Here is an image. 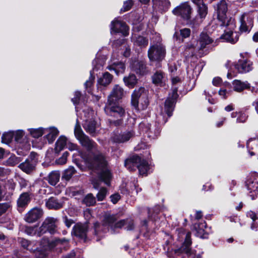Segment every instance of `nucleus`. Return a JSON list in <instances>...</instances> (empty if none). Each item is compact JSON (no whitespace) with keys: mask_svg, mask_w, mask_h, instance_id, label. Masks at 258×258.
I'll use <instances>...</instances> for the list:
<instances>
[{"mask_svg":"<svg viewBox=\"0 0 258 258\" xmlns=\"http://www.w3.org/2000/svg\"><path fill=\"white\" fill-rule=\"evenodd\" d=\"M124 90L118 85H115L108 97V106H105L104 111L108 115L114 117H122L125 115L124 109L117 104L123 96Z\"/></svg>","mask_w":258,"mask_h":258,"instance_id":"nucleus-1","label":"nucleus"},{"mask_svg":"<svg viewBox=\"0 0 258 258\" xmlns=\"http://www.w3.org/2000/svg\"><path fill=\"white\" fill-rule=\"evenodd\" d=\"M149 91L144 87L136 88L132 93L131 104L133 109L140 112L147 108L149 105Z\"/></svg>","mask_w":258,"mask_h":258,"instance_id":"nucleus-2","label":"nucleus"},{"mask_svg":"<svg viewBox=\"0 0 258 258\" xmlns=\"http://www.w3.org/2000/svg\"><path fill=\"white\" fill-rule=\"evenodd\" d=\"M85 161L87 168L94 172L108 167V161L102 153L93 154L92 156L87 157Z\"/></svg>","mask_w":258,"mask_h":258,"instance_id":"nucleus-3","label":"nucleus"},{"mask_svg":"<svg viewBox=\"0 0 258 258\" xmlns=\"http://www.w3.org/2000/svg\"><path fill=\"white\" fill-rule=\"evenodd\" d=\"M112 179V174L108 167L103 170L98 171L96 177L92 178L91 180V183L94 188L98 189L101 182L104 183L108 186H110Z\"/></svg>","mask_w":258,"mask_h":258,"instance_id":"nucleus-4","label":"nucleus"},{"mask_svg":"<svg viewBox=\"0 0 258 258\" xmlns=\"http://www.w3.org/2000/svg\"><path fill=\"white\" fill-rule=\"evenodd\" d=\"M166 54L165 46L162 44H154L150 45L148 50V56L150 61L161 62Z\"/></svg>","mask_w":258,"mask_h":258,"instance_id":"nucleus-5","label":"nucleus"},{"mask_svg":"<svg viewBox=\"0 0 258 258\" xmlns=\"http://www.w3.org/2000/svg\"><path fill=\"white\" fill-rule=\"evenodd\" d=\"M214 7L215 13L217 14V18L221 23L220 26L228 27L230 25L231 18L228 20L227 17L228 5L226 0H221Z\"/></svg>","mask_w":258,"mask_h":258,"instance_id":"nucleus-6","label":"nucleus"},{"mask_svg":"<svg viewBox=\"0 0 258 258\" xmlns=\"http://www.w3.org/2000/svg\"><path fill=\"white\" fill-rule=\"evenodd\" d=\"M245 185L249 191L248 196L252 200H255L258 195V173L254 172L247 175Z\"/></svg>","mask_w":258,"mask_h":258,"instance_id":"nucleus-7","label":"nucleus"},{"mask_svg":"<svg viewBox=\"0 0 258 258\" xmlns=\"http://www.w3.org/2000/svg\"><path fill=\"white\" fill-rule=\"evenodd\" d=\"M191 233L190 231L186 233L184 241L181 244V246L174 249L175 253L177 255L181 254H185L189 258H194L195 254L191 249Z\"/></svg>","mask_w":258,"mask_h":258,"instance_id":"nucleus-8","label":"nucleus"},{"mask_svg":"<svg viewBox=\"0 0 258 258\" xmlns=\"http://www.w3.org/2000/svg\"><path fill=\"white\" fill-rule=\"evenodd\" d=\"M177 92L178 88L175 87L173 88L171 96L168 97L164 102V112L168 118L173 115V112L179 97Z\"/></svg>","mask_w":258,"mask_h":258,"instance_id":"nucleus-9","label":"nucleus"},{"mask_svg":"<svg viewBox=\"0 0 258 258\" xmlns=\"http://www.w3.org/2000/svg\"><path fill=\"white\" fill-rule=\"evenodd\" d=\"M56 220L53 217H48L43 222L39 228L37 236H41L47 232L54 234L56 232Z\"/></svg>","mask_w":258,"mask_h":258,"instance_id":"nucleus-10","label":"nucleus"},{"mask_svg":"<svg viewBox=\"0 0 258 258\" xmlns=\"http://www.w3.org/2000/svg\"><path fill=\"white\" fill-rule=\"evenodd\" d=\"M88 228V225L87 224L77 223L73 227L72 234L79 239L83 240L84 243H86L90 240L87 236Z\"/></svg>","mask_w":258,"mask_h":258,"instance_id":"nucleus-11","label":"nucleus"},{"mask_svg":"<svg viewBox=\"0 0 258 258\" xmlns=\"http://www.w3.org/2000/svg\"><path fill=\"white\" fill-rule=\"evenodd\" d=\"M131 70L139 77H143L148 74L149 70L145 60L135 59L130 64Z\"/></svg>","mask_w":258,"mask_h":258,"instance_id":"nucleus-12","label":"nucleus"},{"mask_svg":"<svg viewBox=\"0 0 258 258\" xmlns=\"http://www.w3.org/2000/svg\"><path fill=\"white\" fill-rule=\"evenodd\" d=\"M110 27L111 33H121L124 36L129 34V27L126 23L116 18L111 21Z\"/></svg>","mask_w":258,"mask_h":258,"instance_id":"nucleus-13","label":"nucleus"},{"mask_svg":"<svg viewBox=\"0 0 258 258\" xmlns=\"http://www.w3.org/2000/svg\"><path fill=\"white\" fill-rule=\"evenodd\" d=\"M133 136V133L131 131L120 132L118 130H115L111 137V141L113 143L120 144L127 142Z\"/></svg>","mask_w":258,"mask_h":258,"instance_id":"nucleus-14","label":"nucleus"},{"mask_svg":"<svg viewBox=\"0 0 258 258\" xmlns=\"http://www.w3.org/2000/svg\"><path fill=\"white\" fill-rule=\"evenodd\" d=\"M192 9L188 2H185L176 7L172 10V13L180 16L183 19L188 21L190 19Z\"/></svg>","mask_w":258,"mask_h":258,"instance_id":"nucleus-15","label":"nucleus"},{"mask_svg":"<svg viewBox=\"0 0 258 258\" xmlns=\"http://www.w3.org/2000/svg\"><path fill=\"white\" fill-rule=\"evenodd\" d=\"M147 136L150 139H155L160 135L161 128L159 123L153 122V123L144 122L142 124Z\"/></svg>","mask_w":258,"mask_h":258,"instance_id":"nucleus-16","label":"nucleus"},{"mask_svg":"<svg viewBox=\"0 0 258 258\" xmlns=\"http://www.w3.org/2000/svg\"><path fill=\"white\" fill-rule=\"evenodd\" d=\"M231 64L239 73H246L252 70V62L244 57Z\"/></svg>","mask_w":258,"mask_h":258,"instance_id":"nucleus-17","label":"nucleus"},{"mask_svg":"<svg viewBox=\"0 0 258 258\" xmlns=\"http://www.w3.org/2000/svg\"><path fill=\"white\" fill-rule=\"evenodd\" d=\"M146 159L142 158L141 157V161L138 163L137 169H138L139 174L142 176H147L149 174L152 172V170H150L151 168L149 162L151 163L152 160L151 155L150 152Z\"/></svg>","mask_w":258,"mask_h":258,"instance_id":"nucleus-18","label":"nucleus"},{"mask_svg":"<svg viewBox=\"0 0 258 258\" xmlns=\"http://www.w3.org/2000/svg\"><path fill=\"white\" fill-rule=\"evenodd\" d=\"M43 214V211L41 208L35 207L26 214L24 220L27 223H33L39 220Z\"/></svg>","mask_w":258,"mask_h":258,"instance_id":"nucleus-19","label":"nucleus"},{"mask_svg":"<svg viewBox=\"0 0 258 258\" xmlns=\"http://www.w3.org/2000/svg\"><path fill=\"white\" fill-rule=\"evenodd\" d=\"M140 161L141 156L137 154H135L125 160L124 165L130 172H134L137 170L138 163Z\"/></svg>","mask_w":258,"mask_h":258,"instance_id":"nucleus-20","label":"nucleus"},{"mask_svg":"<svg viewBox=\"0 0 258 258\" xmlns=\"http://www.w3.org/2000/svg\"><path fill=\"white\" fill-rule=\"evenodd\" d=\"M64 241H66L65 238L55 239L50 241L48 238L44 237L40 241L39 247L45 248V250L49 251L54 248L58 243H63Z\"/></svg>","mask_w":258,"mask_h":258,"instance_id":"nucleus-21","label":"nucleus"},{"mask_svg":"<svg viewBox=\"0 0 258 258\" xmlns=\"http://www.w3.org/2000/svg\"><path fill=\"white\" fill-rule=\"evenodd\" d=\"M253 26V19L251 17L242 15L240 18L239 31L240 33H249Z\"/></svg>","mask_w":258,"mask_h":258,"instance_id":"nucleus-22","label":"nucleus"},{"mask_svg":"<svg viewBox=\"0 0 258 258\" xmlns=\"http://www.w3.org/2000/svg\"><path fill=\"white\" fill-rule=\"evenodd\" d=\"M207 228V224L205 221L195 223L194 225V228L196 231V236L202 239H208L209 232L205 230Z\"/></svg>","mask_w":258,"mask_h":258,"instance_id":"nucleus-23","label":"nucleus"},{"mask_svg":"<svg viewBox=\"0 0 258 258\" xmlns=\"http://www.w3.org/2000/svg\"><path fill=\"white\" fill-rule=\"evenodd\" d=\"M31 201L30 195L28 192L22 193L18 198L17 204L18 211L22 212L27 207Z\"/></svg>","mask_w":258,"mask_h":258,"instance_id":"nucleus-24","label":"nucleus"},{"mask_svg":"<svg viewBox=\"0 0 258 258\" xmlns=\"http://www.w3.org/2000/svg\"><path fill=\"white\" fill-rule=\"evenodd\" d=\"M150 220L153 221L151 216L149 215L148 219H144L140 222V233L148 239L150 238L152 234V231L149 226V222Z\"/></svg>","mask_w":258,"mask_h":258,"instance_id":"nucleus-25","label":"nucleus"},{"mask_svg":"<svg viewBox=\"0 0 258 258\" xmlns=\"http://www.w3.org/2000/svg\"><path fill=\"white\" fill-rule=\"evenodd\" d=\"M240 33L235 32V36H233L232 31H224V33L221 35L220 38L225 40L226 42L230 43L232 44H235L239 40Z\"/></svg>","mask_w":258,"mask_h":258,"instance_id":"nucleus-26","label":"nucleus"},{"mask_svg":"<svg viewBox=\"0 0 258 258\" xmlns=\"http://www.w3.org/2000/svg\"><path fill=\"white\" fill-rule=\"evenodd\" d=\"M125 225H127V226L125 227V229L127 231H132L135 229V224L134 220L132 219H128L127 218L122 219L117 221L115 223L113 227L114 229H120Z\"/></svg>","mask_w":258,"mask_h":258,"instance_id":"nucleus-27","label":"nucleus"},{"mask_svg":"<svg viewBox=\"0 0 258 258\" xmlns=\"http://www.w3.org/2000/svg\"><path fill=\"white\" fill-rule=\"evenodd\" d=\"M36 164V163L26 159L24 162L19 164L18 167L26 173L30 174L35 170Z\"/></svg>","mask_w":258,"mask_h":258,"instance_id":"nucleus-28","label":"nucleus"},{"mask_svg":"<svg viewBox=\"0 0 258 258\" xmlns=\"http://www.w3.org/2000/svg\"><path fill=\"white\" fill-rule=\"evenodd\" d=\"M107 69L111 72L113 71L115 74L118 76L120 74H123L124 72L125 65L122 61H116L109 65Z\"/></svg>","mask_w":258,"mask_h":258,"instance_id":"nucleus-29","label":"nucleus"},{"mask_svg":"<svg viewBox=\"0 0 258 258\" xmlns=\"http://www.w3.org/2000/svg\"><path fill=\"white\" fill-rule=\"evenodd\" d=\"M125 85L130 89L135 88L138 82V79L133 73H130L128 76H124L123 78Z\"/></svg>","mask_w":258,"mask_h":258,"instance_id":"nucleus-30","label":"nucleus"},{"mask_svg":"<svg viewBox=\"0 0 258 258\" xmlns=\"http://www.w3.org/2000/svg\"><path fill=\"white\" fill-rule=\"evenodd\" d=\"M60 177V174L58 170H53L50 172L48 175L44 177V179L52 186H55L59 181Z\"/></svg>","mask_w":258,"mask_h":258,"instance_id":"nucleus-31","label":"nucleus"},{"mask_svg":"<svg viewBox=\"0 0 258 258\" xmlns=\"http://www.w3.org/2000/svg\"><path fill=\"white\" fill-rule=\"evenodd\" d=\"M45 205L48 209L59 210L63 207V204L59 202L58 200L54 197L49 198L46 202Z\"/></svg>","mask_w":258,"mask_h":258,"instance_id":"nucleus-32","label":"nucleus"},{"mask_svg":"<svg viewBox=\"0 0 258 258\" xmlns=\"http://www.w3.org/2000/svg\"><path fill=\"white\" fill-rule=\"evenodd\" d=\"M165 77V74L161 71H157L152 76V83L156 86H163L164 82L163 81Z\"/></svg>","mask_w":258,"mask_h":258,"instance_id":"nucleus-33","label":"nucleus"},{"mask_svg":"<svg viewBox=\"0 0 258 258\" xmlns=\"http://www.w3.org/2000/svg\"><path fill=\"white\" fill-rule=\"evenodd\" d=\"M76 172L77 171L74 166H70L68 169L63 171L61 177V180L67 183L71 179Z\"/></svg>","mask_w":258,"mask_h":258,"instance_id":"nucleus-34","label":"nucleus"},{"mask_svg":"<svg viewBox=\"0 0 258 258\" xmlns=\"http://www.w3.org/2000/svg\"><path fill=\"white\" fill-rule=\"evenodd\" d=\"M200 44V49L203 50L207 45L210 44L213 42V40L210 38L207 33L202 32L199 39Z\"/></svg>","mask_w":258,"mask_h":258,"instance_id":"nucleus-35","label":"nucleus"},{"mask_svg":"<svg viewBox=\"0 0 258 258\" xmlns=\"http://www.w3.org/2000/svg\"><path fill=\"white\" fill-rule=\"evenodd\" d=\"M117 220L116 214H105L103 218V225L114 228V225Z\"/></svg>","mask_w":258,"mask_h":258,"instance_id":"nucleus-36","label":"nucleus"},{"mask_svg":"<svg viewBox=\"0 0 258 258\" xmlns=\"http://www.w3.org/2000/svg\"><path fill=\"white\" fill-rule=\"evenodd\" d=\"M67 138L64 136H60L55 144L54 151L55 153L58 154L66 146Z\"/></svg>","mask_w":258,"mask_h":258,"instance_id":"nucleus-37","label":"nucleus"},{"mask_svg":"<svg viewBox=\"0 0 258 258\" xmlns=\"http://www.w3.org/2000/svg\"><path fill=\"white\" fill-rule=\"evenodd\" d=\"M29 251L34 255L35 258H46L48 254V251L40 247L35 249L31 248Z\"/></svg>","mask_w":258,"mask_h":258,"instance_id":"nucleus-38","label":"nucleus"},{"mask_svg":"<svg viewBox=\"0 0 258 258\" xmlns=\"http://www.w3.org/2000/svg\"><path fill=\"white\" fill-rule=\"evenodd\" d=\"M85 131L91 136L94 137L96 135V122L95 121H90L83 125Z\"/></svg>","mask_w":258,"mask_h":258,"instance_id":"nucleus-39","label":"nucleus"},{"mask_svg":"<svg viewBox=\"0 0 258 258\" xmlns=\"http://www.w3.org/2000/svg\"><path fill=\"white\" fill-rule=\"evenodd\" d=\"M58 134L59 131L58 129L53 126L50 128V132L45 135L44 138L47 140L49 144H52L55 141Z\"/></svg>","mask_w":258,"mask_h":258,"instance_id":"nucleus-40","label":"nucleus"},{"mask_svg":"<svg viewBox=\"0 0 258 258\" xmlns=\"http://www.w3.org/2000/svg\"><path fill=\"white\" fill-rule=\"evenodd\" d=\"M112 78V75L106 72L103 74L102 77L98 79L97 82L100 85L106 86L111 82Z\"/></svg>","mask_w":258,"mask_h":258,"instance_id":"nucleus-41","label":"nucleus"},{"mask_svg":"<svg viewBox=\"0 0 258 258\" xmlns=\"http://www.w3.org/2000/svg\"><path fill=\"white\" fill-rule=\"evenodd\" d=\"M93 235L96 237V240L99 241L101 239V234L103 229V226L99 222L96 221L93 224Z\"/></svg>","mask_w":258,"mask_h":258,"instance_id":"nucleus-42","label":"nucleus"},{"mask_svg":"<svg viewBox=\"0 0 258 258\" xmlns=\"http://www.w3.org/2000/svg\"><path fill=\"white\" fill-rule=\"evenodd\" d=\"M234 86V90L240 92L245 89L250 88V86L249 84H245L240 80H235L233 82Z\"/></svg>","mask_w":258,"mask_h":258,"instance_id":"nucleus-43","label":"nucleus"},{"mask_svg":"<svg viewBox=\"0 0 258 258\" xmlns=\"http://www.w3.org/2000/svg\"><path fill=\"white\" fill-rule=\"evenodd\" d=\"M82 203L87 207L94 206L96 203V199L93 194L89 193L86 195L82 200Z\"/></svg>","mask_w":258,"mask_h":258,"instance_id":"nucleus-44","label":"nucleus"},{"mask_svg":"<svg viewBox=\"0 0 258 258\" xmlns=\"http://www.w3.org/2000/svg\"><path fill=\"white\" fill-rule=\"evenodd\" d=\"M79 141L82 146L85 147L88 151H91L93 149L94 142L90 140L87 136L82 138Z\"/></svg>","mask_w":258,"mask_h":258,"instance_id":"nucleus-45","label":"nucleus"},{"mask_svg":"<svg viewBox=\"0 0 258 258\" xmlns=\"http://www.w3.org/2000/svg\"><path fill=\"white\" fill-rule=\"evenodd\" d=\"M22 161L21 158L17 157L14 154H12L10 157L6 161L5 165L10 166H14Z\"/></svg>","mask_w":258,"mask_h":258,"instance_id":"nucleus-46","label":"nucleus"},{"mask_svg":"<svg viewBox=\"0 0 258 258\" xmlns=\"http://www.w3.org/2000/svg\"><path fill=\"white\" fill-rule=\"evenodd\" d=\"M28 131L32 137L38 139L39 137H42L44 134V129L43 127H40L37 128H29L28 129Z\"/></svg>","mask_w":258,"mask_h":258,"instance_id":"nucleus-47","label":"nucleus"},{"mask_svg":"<svg viewBox=\"0 0 258 258\" xmlns=\"http://www.w3.org/2000/svg\"><path fill=\"white\" fill-rule=\"evenodd\" d=\"M14 136V132L9 131L4 133L2 136V143L9 144L13 141Z\"/></svg>","mask_w":258,"mask_h":258,"instance_id":"nucleus-48","label":"nucleus"},{"mask_svg":"<svg viewBox=\"0 0 258 258\" xmlns=\"http://www.w3.org/2000/svg\"><path fill=\"white\" fill-rule=\"evenodd\" d=\"M23 232L27 235L33 236L37 235L38 233L37 226H30L25 225L23 228Z\"/></svg>","mask_w":258,"mask_h":258,"instance_id":"nucleus-49","label":"nucleus"},{"mask_svg":"<svg viewBox=\"0 0 258 258\" xmlns=\"http://www.w3.org/2000/svg\"><path fill=\"white\" fill-rule=\"evenodd\" d=\"M246 216L252 220V223L250 226L251 229L253 230L257 231L258 230V226L255 223V221L258 219L257 214L254 212L250 211L247 212Z\"/></svg>","mask_w":258,"mask_h":258,"instance_id":"nucleus-50","label":"nucleus"},{"mask_svg":"<svg viewBox=\"0 0 258 258\" xmlns=\"http://www.w3.org/2000/svg\"><path fill=\"white\" fill-rule=\"evenodd\" d=\"M74 134L76 138L79 140L86 136L82 130L78 119L74 128Z\"/></svg>","mask_w":258,"mask_h":258,"instance_id":"nucleus-51","label":"nucleus"},{"mask_svg":"<svg viewBox=\"0 0 258 258\" xmlns=\"http://www.w3.org/2000/svg\"><path fill=\"white\" fill-rule=\"evenodd\" d=\"M17 241L18 243L20 245L21 247L24 249H26L29 251L30 249H31V248H29V246L31 244V241L23 237H18Z\"/></svg>","mask_w":258,"mask_h":258,"instance_id":"nucleus-52","label":"nucleus"},{"mask_svg":"<svg viewBox=\"0 0 258 258\" xmlns=\"http://www.w3.org/2000/svg\"><path fill=\"white\" fill-rule=\"evenodd\" d=\"M136 43L141 47H145L148 44V39L145 37L139 35L136 38Z\"/></svg>","mask_w":258,"mask_h":258,"instance_id":"nucleus-53","label":"nucleus"},{"mask_svg":"<svg viewBox=\"0 0 258 258\" xmlns=\"http://www.w3.org/2000/svg\"><path fill=\"white\" fill-rule=\"evenodd\" d=\"M107 193V189L105 187H102L100 188L98 192L96 195V198L98 201H103L106 198Z\"/></svg>","mask_w":258,"mask_h":258,"instance_id":"nucleus-54","label":"nucleus"},{"mask_svg":"<svg viewBox=\"0 0 258 258\" xmlns=\"http://www.w3.org/2000/svg\"><path fill=\"white\" fill-rule=\"evenodd\" d=\"M134 5V2L132 0H126L124 2L122 8L120 9V12H125L129 11Z\"/></svg>","mask_w":258,"mask_h":258,"instance_id":"nucleus-55","label":"nucleus"},{"mask_svg":"<svg viewBox=\"0 0 258 258\" xmlns=\"http://www.w3.org/2000/svg\"><path fill=\"white\" fill-rule=\"evenodd\" d=\"M248 115L241 112V111H239L238 116L236 119V122L238 123H244L246 122L248 118Z\"/></svg>","mask_w":258,"mask_h":258,"instance_id":"nucleus-56","label":"nucleus"},{"mask_svg":"<svg viewBox=\"0 0 258 258\" xmlns=\"http://www.w3.org/2000/svg\"><path fill=\"white\" fill-rule=\"evenodd\" d=\"M82 93L80 91H76L74 93V97L72 98L71 101L75 105H78L80 103Z\"/></svg>","mask_w":258,"mask_h":258,"instance_id":"nucleus-57","label":"nucleus"},{"mask_svg":"<svg viewBox=\"0 0 258 258\" xmlns=\"http://www.w3.org/2000/svg\"><path fill=\"white\" fill-rule=\"evenodd\" d=\"M195 46L194 44L190 43H187L185 45V51L187 52V51H189L188 55L193 56L195 54Z\"/></svg>","mask_w":258,"mask_h":258,"instance_id":"nucleus-58","label":"nucleus"},{"mask_svg":"<svg viewBox=\"0 0 258 258\" xmlns=\"http://www.w3.org/2000/svg\"><path fill=\"white\" fill-rule=\"evenodd\" d=\"M24 136V131L21 130L17 131L15 133L14 132L15 141L17 142H20Z\"/></svg>","mask_w":258,"mask_h":258,"instance_id":"nucleus-59","label":"nucleus"},{"mask_svg":"<svg viewBox=\"0 0 258 258\" xmlns=\"http://www.w3.org/2000/svg\"><path fill=\"white\" fill-rule=\"evenodd\" d=\"M203 7L198 6V12L201 18H205L207 14V7L205 4H203Z\"/></svg>","mask_w":258,"mask_h":258,"instance_id":"nucleus-60","label":"nucleus"},{"mask_svg":"<svg viewBox=\"0 0 258 258\" xmlns=\"http://www.w3.org/2000/svg\"><path fill=\"white\" fill-rule=\"evenodd\" d=\"M191 31L189 28H183L180 30V35L182 38H186L190 35Z\"/></svg>","mask_w":258,"mask_h":258,"instance_id":"nucleus-61","label":"nucleus"},{"mask_svg":"<svg viewBox=\"0 0 258 258\" xmlns=\"http://www.w3.org/2000/svg\"><path fill=\"white\" fill-rule=\"evenodd\" d=\"M10 205L8 203H0V215L6 213Z\"/></svg>","mask_w":258,"mask_h":258,"instance_id":"nucleus-62","label":"nucleus"},{"mask_svg":"<svg viewBox=\"0 0 258 258\" xmlns=\"http://www.w3.org/2000/svg\"><path fill=\"white\" fill-rule=\"evenodd\" d=\"M120 198L121 197L118 193H115L110 196V201L113 204H116Z\"/></svg>","mask_w":258,"mask_h":258,"instance_id":"nucleus-63","label":"nucleus"},{"mask_svg":"<svg viewBox=\"0 0 258 258\" xmlns=\"http://www.w3.org/2000/svg\"><path fill=\"white\" fill-rule=\"evenodd\" d=\"M225 67L228 69V72L227 73V78L228 79H231L232 76L231 73V71L232 69H233V66L231 64V61L230 60H227L226 63L225 64Z\"/></svg>","mask_w":258,"mask_h":258,"instance_id":"nucleus-64","label":"nucleus"}]
</instances>
